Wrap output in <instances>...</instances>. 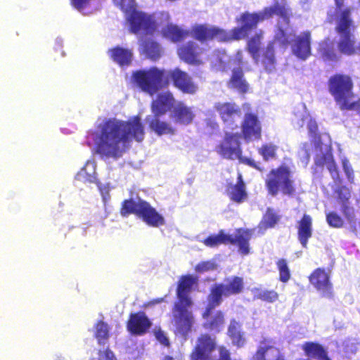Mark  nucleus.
<instances>
[{"label": "nucleus", "mask_w": 360, "mask_h": 360, "mask_svg": "<svg viewBox=\"0 0 360 360\" xmlns=\"http://www.w3.org/2000/svg\"><path fill=\"white\" fill-rule=\"evenodd\" d=\"M276 41L284 46H286L288 44V39L283 29L279 28L278 30V32H276L272 41H274L275 44Z\"/></svg>", "instance_id": "nucleus-49"}, {"label": "nucleus", "mask_w": 360, "mask_h": 360, "mask_svg": "<svg viewBox=\"0 0 360 360\" xmlns=\"http://www.w3.org/2000/svg\"><path fill=\"white\" fill-rule=\"evenodd\" d=\"M354 83L352 77L335 73L328 80V90L342 111H355L360 116V97L354 100Z\"/></svg>", "instance_id": "nucleus-3"}, {"label": "nucleus", "mask_w": 360, "mask_h": 360, "mask_svg": "<svg viewBox=\"0 0 360 360\" xmlns=\"http://www.w3.org/2000/svg\"><path fill=\"white\" fill-rule=\"evenodd\" d=\"M276 264L279 273V281L284 283H287L291 278L288 261L284 258H281L276 261Z\"/></svg>", "instance_id": "nucleus-42"}, {"label": "nucleus", "mask_w": 360, "mask_h": 360, "mask_svg": "<svg viewBox=\"0 0 360 360\" xmlns=\"http://www.w3.org/2000/svg\"><path fill=\"white\" fill-rule=\"evenodd\" d=\"M334 1H335V4L336 23H338V22L339 15L344 11L349 10V13H350V18H352V8L350 7H347V8H343L345 0H334Z\"/></svg>", "instance_id": "nucleus-48"}, {"label": "nucleus", "mask_w": 360, "mask_h": 360, "mask_svg": "<svg viewBox=\"0 0 360 360\" xmlns=\"http://www.w3.org/2000/svg\"><path fill=\"white\" fill-rule=\"evenodd\" d=\"M162 300H163V298H161V299H160V300L158 301V302H162Z\"/></svg>", "instance_id": "nucleus-60"}, {"label": "nucleus", "mask_w": 360, "mask_h": 360, "mask_svg": "<svg viewBox=\"0 0 360 360\" xmlns=\"http://www.w3.org/2000/svg\"><path fill=\"white\" fill-rule=\"evenodd\" d=\"M326 221L333 228L339 229L343 226V219L335 212L331 211L326 214Z\"/></svg>", "instance_id": "nucleus-45"}, {"label": "nucleus", "mask_w": 360, "mask_h": 360, "mask_svg": "<svg viewBox=\"0 0 360 360\" xmlns=\"http://www.w3.org/2000/svg\"><path fill=\"white\" fill-rule=\"evenodd\" d=\"M236 59L237 60V61L239 64L243 63V51H237V53L236 54Z\"/></svg>", "instance_id": "nucleus-55"}, {"label": "nucleus", "mask_w": 360, "mask_h": 360, "mask_svg": "<svg viewBox=\"0 0 360 360\" xmlns=\"http://www.w3.org/2000/svg\"><path fill=\"white\" fill-rule=\"evenodd\" d=\"M356 25L352 18H350L349 11H344L339 15L338 22L335 27V32L340 37L337 42V49L340 58L342 56H351L358 54L359 45H356L354 35Z\"/></svg>", "instance_id": "nucleus-7"}, {"label": "nucleus", "mask_w": 360, "mask_h": 360, "mask_svg": "<svg viewBox=\"0 0 360 360\" xmlns=\"http://www.w3.org/2000/svg\"><path fill=\"white\" fill-rule=\"evenodd\" d=\"M262 12L265 20L272 18L274 15H276L281 18L287 25L290 23V18L292 16V10L288 6L286 0H281V2L276 0L271 6L264 7Z\"/></svg>", "instance_id": "nucleus-21"}, {"label": "nucleus", "mask_w": 360, "mask_h": 360, "mask_svg": "<svg viewBox=\"0 0 360 360\" xmlns=\"http://www.w3.org/2000/svg\"><path fill=\"white\" fill-rule=\"evenodd\" d=\"M343 170L350 182H353L354 180V172L352 167L349 165L348 161L345 160L342 162Z\"/></svg>", "instance_id": "nucleus-51"}, {"label": "nucleus", "mask_w": 360, "mask_h": 360, "mask_svg": "<svg viewBox=\"0 0 360 360\" xmlns=\"http://www.w3.org/2000/svg\"><path fill=\"white\" fill-rule=\"evenodd\" d=\"M108 54L110 59L120 67H127L131 64L133 58L131 49L116 46L109 49Z\"/></svg>", "instance_id": "nucleus-29"}, {"label": "nucleus", "mask_w": 360, "mask_h": 360, "mask_svg": "<svg viewBox=\"0 0 360 360\" xmlns=\"http://www.w3.org/2000/svg\"><path fill=\"white\" fill-rule=\"evenodd\" d=\"M358 54H360V42L359 43V53Z\"/></svg>", "instance_id": "nucleus-58"}, {"label": "nucleus", "mask_w": 360, "mask_h": 360, "mask_svg": "<svg viewBox=\"0 0 360 360\" xmlns=\"http://www.w3.org/2000/svg\"><path fill=\"white\" fill-rule=\"evenodd\" d=\"M265 187L268 194L274 197L279 193L289 197L296 194L292 172L285 165H281L269 172L265 179Z\"/></svg>", "instance_id": "nucleus-5"}, {"label": "nucleus", "mask_w": 360, "mask_h": 360, "mask_svg": "<svg viewBox=\"0 0 360 360\" xmlns=\"http://www.w3.org/2000/svg\"><path fill=\"white\" fill-rule=\"evenodd\" d=\"M119 5L121 10H127L131 8L134 5V0H114Z\"/></svg>", "instance_id": "nucleus-54"}, {"label": "nucleus", "mask_w": 360, "mask_h": 360, "mask_svg": "<svg viewBox=\"0 0 360 360\" xmlns=\"http://www.w3.org/2000/svg\"><path fill=\"white\" fill-rule=\"evenodd\" d=\"M161 360H174V358L169 355L165 356Z\"/></svg>", "instance_id": "nucleus-56"}, {"label": "nucleus", "mask_w": 360, "mask_h": 360, "mask_svg": "<svg viewBox=\"0 0 360 360\" xmlns=\"http://www.w3.org/2000/svg\"><path fill=\"white\" fill-rule=\"evenodd\" d=\"M226 194L231 201L240 204L248 198L246 186L240 173L238 174L237 181L235 184L228 182L226 185Z\"/></svg>", "instance_id": "nucleus-24"}, {"label": "nucleus", "mask_w": 360, "mask_h": 360, "mask_svg": "<svg viewBox=\"0 0 360 360\" xmlns=\"http://www.w3.org/2000/svg\"><path fill=\"white\" fill-rule=\"evenodd\" d=\"M252 236V230L239 228L236 229L235 234H227L221 229L217 234L210 235L204 238L202 243L210 248L217 247L219 245H233L238 248L240 253L247 255L250 253V240Z\"/></svg>", "instance_id": "nucleus-8"}, {"label": "nucleus", "mask_w": 360, "mask_h": 360, "mask_svg": "<svg viewBox=\"0 0 360 360\" xmlns=\"http://www.w3.org/2000/svg\"><path fill=\"white\" fill-rule=\"evenodd\" d=\"M241 323L236 319H231L228 327L227 335L231 343L237 348L243 347L246 344L245 333L241 330Z\"/></svg>", "instance_id": "nucleus-31"}, {"label": "nucleus", "mask_w": 360, "mask_h": 360, "mask_svg": "<svg viewBox=\"0 0 360 360\" xmlns=\"http://www.w3.org/2000/svg\"><path fill=\"white\" fill-rule=\"evenodd\" d=\"M238 133H226L223 140L217 146L216 151L222 158L228 160H238L240 162L256 168L255 162L243 157V150Z\"/></svg>", "instance_id": "nucleus-10"}, {"label": "nucleus", "mask_w": 360, "mask_h": 360, "mask_svg": "<svg viewBox=\"0 0 360 360\" xmlns=\"http://www.w3.org/2000/svg\"><path fill=\"white\" fill-rule=\"evenodd\" d=\"M297 360H309V359H297Z\"/></svg>", "instance_id": "nucleus-59"}, {"label": "nucleus", "mask_w": 360, "mask_h": 360, "mask_svg": "<svg viewBox=\"0 0 360 360\" xmlns=\"http://www.w3.org/2000/svg\"><path fill=\"white\" fill-rule=\"evenodd\" d=\"M297 238L303 248H307L309 238L312 237V218L310 215L304 214L297 221Z\"/></svg>", "instance_id": "nucleus-27"}, {"label": "nucleus", "mask_w": 360, "mask_h": 360, "mask_svg": "<svg viewBox=\"0 0 360 360\" xmlns=\"http://www.w3.org/2000/svg\"><path fill=\"white\" fill-rule=\"evenodd\" d=\"M141 52L152 60H157L161 56L160 44L152 40L145 39L141 44Z\"/></svg>", "instance_id": "nucleus-37"}, {"label": "nucleus", "mask_w": 360, "mask_h": 360, "mask_svg": "<svg viewBox=\"0 0 360 360\" xmlns=\"http://www.w3.org/2000/svg\"><path fill=\"white\" fill-rule=\"evenodd\" d=\"M310 283L323 296L332 297L333 285L330 276L323 268H317L309 276Z\"/></svg>", "instance_id": "nucleus-20"}, {"label": "nucleus", "mask_w": 360, "mask_h": 360, "mask_svg": "<svg viewBox=\"0 0 360 360\" xmlns=\"http://www.w3.org/2000/svg\"><path fill=\"white\" fill-rule=\"evenodd\" d=\"M90 0H70L71 5L79 11L87 7Z\"/></svg>", "instance_id": "nucleus-52"}, {"label": "nucleus", "mask_w": 360, "mask_h": 360, "mask_svg": "<svg viewBox=\"0 0 360 360\" xmlns=\"http://www.w3.org/2000/svg\"><path fill=\"white\" fill-rule=\"evenodd\" d=\"M163 37L170 39L173 42L183 41L188 36V32L182 30L178 25L169 23L162 30Z\"/></svg>", "instance_id": "nucleus-35"}, {"label": "nucleus", "mask_w": 360, "mask_h": 360, "mask_svg": "<svg viewBox=\"0 0 360 360\" xmlns=\"http://www.w3.org/2000/svg\"><path fill=\"white\" fill-rule=\"evenodd\" d=\"M278 147L273 144H263L259 149V153L265 161L276 158Z\"/></svg>", "instance_id": "nucleus-44"}, {"label": "nucleus", "mask_w": 360, "mask_h": 360, "mask_svg": "<svg viewBox=\"0 0 360 360\" xmlns=\"http://www.w3.org/2000/svg\"><path fill=\"white\" fill-rule=\"evenodd\" d=\"M195 115L191 107L186 105L184 102L179 101L171 110L170 118L176 124L187 126L191 124Z\"/></svg>", "instance_id": "nucleus-23"}, {"label": "nucleus", "mask_w": 360, "mask_h": 360, "mask_svg": "<svg viewBox=\"0 0 360 360\" xmlns=\"http://www.w3.org/2000/svg\"><path fill=\"white\" fill-rule=\"evenodd\" d=\"M155 338L164 346H169V340L162 330H158V331H156Z\"/></svg>", "instance_id": "nucleus-53"}, {"label": "nucleus", "mask_w": 360, "mask_h": 360, "mask_svg": "<svg viewBox=\"0 0 360 360\" xmlns=\"http://www.w3.org/2000/svg\"><path fill=\"white\" fill-rule=\"evenodd\" d=\"M120 213L122 217H128L135 214L142 219L147 225L151 227H160L165 224V220L153 207L147 201L139 199H126L122 202Z\"/></svg>", "instance_id": "nucleus-6"}, {"label": "nucleus", "mask_w": 360, "mask_h": 360, "mask_svg": "<svg viewBox=\"0 0 360 360\" xmlns=\"http://www.w3.org/2000/svg\"><path fill=\"white\" fill-rule=\"evenodd\" d=\"M198 283V278L193 275L181 276L178 281L176 288L177 301L174 303L172 314L174 326L182 335L188 334L194 323V317L188 308L192 307L193 301L189 296L194 285Z\"/></svg>", "instance_id": "nucleus-2"}, {"label": "nucleus", "mask_w": 360, "mask_h": 360, "mask_svg": "<svg viewBox=\"0 0 360 360\" xmlns=\"http://www.w3.org/2000/svg\"><path fill=\"white\" fill-rule=\"evenodd\" d=\"M202 52L203 49L193 41L181 44L177 49V55L179 58L186 63L192 65H200L203 63L200 57Z\"/></svg>", "instance_id": "nucleus-19"}, {"label": "nucleus", "mask_w": 360, "mask_h": 360, "mask_svg": "<svg viewBox=\"0 0 360 360\" xmlns=\"http://www.w3.org/2000/svg\"><path fill=\"white\" fill-rule=\"evenodd\" d=\"M263 36L264 32L262 30H259L247 41L245 49L255 62H257L259 60Z\"/></svg>", "instance_id": "nucleus-34"}, {"label": "nucleus", "mask_w": 360, "mask_h": 360, "mask_svg": "<svg viewBox=\"0 0 360 360\" xmlns=\"http://www.w3.org/2000/svg\"><path fill=\"white\" fill-rule=\"evenodd\" d=\"M244 288V280L238 276L226 278L224 283L214 284L207 295V305L202 314V318L207 319L212 311L221 304L223 297L240 295Z\"/></svg>", "instance_id": "nucleus-4"}, {"label": "nucleus", "mask_w": 360, "mask_h": 360, "mask_svg": "<svg viewBox=\"0 0 360 360\" xmlns=\"http://www.w3.org/2000/svg\"><path fill=\"white\" fill-rule=\"evenodd\" d=\"M262 11L259 12H244L236 22L240 24V27H235L229 32L230 41H238L248 37L250 32L257 27L259 23L264 21Z\"/></svg>", "instance_id": "nucleus-12"}, {"label": "nucleus", "mask_w": 360, "mask_h": 360, "mask_svg": "<svg viewBox=\"0 0 360 360\" xmlns=\"http://www.w3.org/2000/svg\"><path fill=\"white\" fill-rule=\"evenodd\" d=\"M190 34L194 39L201 43L214 40L219 42L230 41L229 32L215 25H195L191 27Z\"/></svg>", "instance_id": "nucleus-14"}, {"label": "nucleus", "mask_w": 360, "mask_h": 360, "mask_svg": "<svg viewBox=\"0 0 360 360\" xmlns=\"http://www.w3.org/2000/svg\"><path fill=\"white\" fill-rule=\"evenodd\" d=\"M224 125L234 129L238 127L237 120L240 117L241 110L237 104L233 102H218L214 105Z\"/></svg>", "instance_id": "nucleus-15"}, {"label": "nucleus", "mask_w": 360, "mask_h": 360, "mask_svg": "<svg viewBox=\"0 0 360 360\" xmlns=\"http://www.w3.org/2000/svg\"><path fill=\"white\" fill-rule=\"evenodd\" d=\"M132 79L143 92L150 96L167 88L169 84L167 71L156 67L136 70L132 73Z\"/></svg>", "instance_id": "nucleus-9"}, {"label": "nucleus", "mask_w": 360, "mask_h": 360, "mask_svg": "<svg viewBox=\"0 0 360 360\" xmlns=\"http://www.w3.org/2000/svg\"><path fill=\"white\" fill-rule=\"evenodd\" d=\"M224 323V314L222 311L219 310L204 323V328L210 330L219 332L223 328Z\"/></svg>", "instance_id": "nucleus-39"}, {"label": "nucleus", "mask_w": 360, "mask_h": 360, "mask_svg": "<svg viewBox=\"0 0 360 360\" xmlns=\"http://www.w3.org/2000/svg\"><path fill=\"white\" fill-rule=\"evenodd\" d=\"M279 217L270 208H268L260 222L261 227L267 229L273 228L278 221Z\"/></svg>", "instance_id": "nucleus-43"}, {"label": "nucleus", "mask_w": 360, "mask_h": 360, "mask_svg": "<svg viewBox=\"0 0 360 360\" xmlns=\"http://www.w3.org/2000/svg\"><path fill=\"white\" fill-rule=\"evenodd\" d=\"M144 137V126L139 115L127 120L105 119L93 132L95 153L102 158L117 160L130 149L133 140L141 142Z\"/></svg>", "instance_id": "nucleus-1"}, {"label": "nucleus", "mask_w": 360, "mask_h": 360, "mask_svg": "<svg viewBox=\"0 0 360 360\" xmlns=\"http://www.w3.org/2000/svg\"><path fill=\"white\" fill-rule=\"evenodd\" d=\"M350 196L343 195L339 193L338 198L341 201V212L349 222H352L355 219V213L354 208L349 205V199Z\"/></svg>", "instance_id": "nucleus-41"}, {"label": "nucleus", "mask_w": 360, "mask_h": 360, "mask_svg": "<svg viewBox=\"0 0 360 360\" xmlns=\"http://www.w3.org/2000/svg\"><path fill=\"white\" fill-rule=\"evenodd\" d=\"M176 104L174 95L170 91H166L158 95L155 100L152 101L151 110L154 115H164L167 111L172 110Z\"/></svg>", "instance_id": "nucleus-25"}, {"label": "nucleus", "mask_w": 360, "mask_h": 360, "mask_svg": "<svg viewBox=\"0 0 360 360\" xmlns=\"http://www.w3.org/2000/svg\"><path fill=\"white\" fill-rule=\"evenodd\" d=\"M83 176V171H81L79 174H78V176L79 177H81Z\"/></svg>", "instance_id": "nucleus-57"}, {"label": "nucleus", "mask_w": 360, "mask_h": 360, "mask_svg": "<svg viewBox=\"0 0 360 360\" xmlns=\"http://www.w3.org/2000/svg\"><path fill=\"white\" fill-rule=\"evenodd\" d=\"M252 292L254 300H259L267 303H274L279 299V294L274 290H262L259 288H254Z\"/></svg>", "instance_id": "nucleus-38"}, {"label": "nucleus", "mask_w": 360, "mask_h": 360, "mask_svg": "<svg viewBox=\"0 0 360 360\" xmlns=\"http://www.w3.org/2000/svg\"><path fill=\"white\" fill-rule=\"evenodd\" d=\"M307 129L309 136L314 141H319L321 139V134L319 131V126L317 122L314 120H309V121L307 123Z\"/></svg>", "instance_id": "nucleus-46"}, {"label": "nucleus", "mask_w": 360, "mask_h": 360, "mask_svg": "<svg viewBox=\"0 0 360 360\" xmlns=\"http://www.w3.org/2000/svg\"><path fill=\"white\" fill-rule=\"evenodd\" d=\"M304 354L315 360H331L326 348L316 342H305L302 345Z\"/></svg>", "instance_id": "nucleus-30"}, {"label": "nucleus", "mask_w": 360, "mask_h": 360, "mask_svg": "<svg viewBox=\"0 0 360 360\" xmlns=\"http://www.w3.org/2000/svg\"><path fill=\"white\" fill-rule=\"evenodd\" d=\"M161 115H153V117L148 122L149 128L158 136L163 134L174 135L175 129L167 121L160 119Z\"/></svg>", "instance_id": "nucleus-33"}, {"label": "nucleus", "mask_w": 360, "mask_h": 360, "mask_svg": "<svg viewBox=\"0 0 360 360\" xmlns=\"http://www.w3.org/2000/svg\"><path fill=\"white\" fill-rule=\"evenodd\" d=\"M168 79H171L173 85L184 94H195L198 91V86L193 81L191 76L185 71L176 68L167 72Z\"/></svg>", "instance_id": "nucleus-17"}, {"label": "nucleus", "mask_w": 360, "mask_h": 360, "mask_svg": "<svg viewBox=\"0 0 360 360\" xmlns=\"http://www.w3.org/2000/svg\"><path fill=\"white\" fill-rule=\"evenodd\" d=\"M311 34L309 31L303 32L297 36L292 45L293 54L301 60H306L311 55Z\"/></svg>", "instance_id": "nucleus-22"}, {"label": "nucleus", "mask_w": 360, "mask_h": 360, "mask_svg": "<svg viewBox=\"0 0 360 360\" xmlns=\"http://www.w3.org/2000/svg\"><path fill=\"white\" fill-rule=\"evenodd\" d=\"M250 360H286L275 341L269 338H263Z\"/></svg>", "instance_id": "nucleus-16"}, {"label": "nucleus", "mask_w": 360, "mask_h": 360, "mask_svg": "<svg viewBox=\"0 0 360 360\" xmlns=\"http://www.w3.org/2000/svg\"><path fill=\"white\" fill-rule=\"evenodd\" d=\"M126 326L131 335L142 336L148 332L152 322L143 311H139L129 314Z\"/></svg>", "instance_id": "nucleus-18"}, {"label": "nucleus", "mask_w": 360, "mask_h": 360, "mask_svg": "<svg viewBox=\"0 0 360 360\" xmlns=\"http://www.w3.org/2000/svg\"><path fill=\"white\" fill-rule=\"evenodd\" d=\"M98 360H117L113 352L109 349L107 348L104 351L98 352Z\"/></svg>", "instance_id": "nucleus-50"}, {"label": "nucleus", "mask_w": 360, "mask_h": 360, "mask_svg": "<svg viewBox=\"0 0 360 360\" xmlns=\"http://www.w3.org/2000/svg\"><path fill=\"white\" fill-rule=\"evenodd\" d=\"M256 64H261L264 70L267 72H271L276 69V58L275 56L274 41H269L262 50V54L259 55V60L255 62Z\"/></svg>", "instance_id": "nucleus-28"}, {"label": "nucleus", "mask_w": 360, "mask_h": 360, "mask_svg": "<svg viewBox=\"0 0 360 360\" xmlns=\"http://www.w3.org/2000/svg\"><path fill=\"white\" fill-rule=\"evenodd\" d=\"M94 335L98 345H104L110 337L108 325L103 321H98L95 324Z\"/></svg>", "instance_id": "nucleus-40"}, {"label": "nucleus", "mask_w": 360, "mask_h": 360, "mask_svg": "<svg viewBox=\"0 0 360 360\" xmlns=\"http://www.w3.org/2000/svg\"><path fill=\"white\" fill-rule=\"evenodd\" d=\"M122 11L127 13L126 20L129 24V30L131 33L145 34L153 33L156 27L154 20L150 15L137 10L135 8V2L131 8Z\"/></svg>", "instance_id": "nucleus-11"}, {"label": "nucleus", "mask_w": 360, "mask_h": 360, "mask_svg": "<svg viewBox=\"0 0 360 360\" xmlns=\"http://www.w3.org/2000/svg\"><path fill=\"white\" fill-rule=\"evenodd\" d=\"M316 51L324 62L337 63L341 60L338 49L329 37H326L318 43Z\"/></svg>", "instance_id": "nucleus-26"}, {"label": "nucleus", "mask_w": 360, "mask_h": 360, "mask_svg": "<svg viewBox=\"0 0 360 360\" xmlns=\"http://www.w3.org/2000/svg\"><path fill=\"white\" fill-rule=\"evenodd\" d=\"M315 163L319 167H323L326 165L334 181L339 179L338 168L331 153H324L319 158H316Z\"/></svg>", "instance_id": "nucleus-36"}, {"label": "nucleus", "mask_w": 360, "mask_h": 360, "mask_svg": "<svg viewBox=\"0 0 360 360\" xmlns=\"http://www.w3.org/2000/svg\"><path fill=\"white\" fill-rule=\"evenodd\" d=\"M229 86L236 89L241 94H245L249 89V84L244 77V72L241 68H235L228 82Z\"/></svg>", "instance_id": "nucleus-32"}, {"label": "nucleus", "mask_w": 360, "mask_h": 360, "mask_svg": "<svg viewBox=\"0 0 360 360\" xmlns=\"http://www.w3.org/2000/svg\"><path fill=\"white\" fill-rule=\"evenodd\" d=\"M243 108L247 112L241 122L240 136L247 141L260 140L262 139V124L257 113L252 112L250 103H244Z\"/></svg>", "instance_id": "nucleus-13"}, {"label": "nucleus", "mask_w": 360, "mask_h": 360, "mask_svg": "<svg viewBox=\"0 0 360 360\" xmlns=\"http://www.w3.org/2000/svg\"><path fill=\"white\" fill-rule=\"evenodd\" d=\"M217 265L211 261H203L199 262L195 266V271L198 273H204L216 269Z\"/></svg>", "instance_id": "nucleus-47"}]
</instances>
